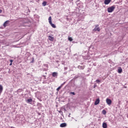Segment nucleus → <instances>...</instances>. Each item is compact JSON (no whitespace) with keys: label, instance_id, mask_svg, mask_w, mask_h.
I'll use <instances>...</instances> for the list:
<instances>
[{"label":"nucleus","instance_id":"9","mask_svg":"<svg viewBox=\"0 0 128 128\" xmlns=\"http://www.w3.org/2000/svg\"><path fill=\"white\" fill-rule=\"evenodd\" d=\"M60 128H66V123H62L60 124Z\"/></svg>","mask_w":128,"mask_h":128},{"label":"nucleus","instance_id":"6","mask_svg":"<svg viewBox=\"0 0 128 128\" xmlns=\"http://www.w3.org/2000/svg\"><path fill=\"white\" fill-rule=\"evenodd\" d=\"M110 2H112V0H104V4H108Z\"/></svg>","mask_w":128,"mask_h":128},{"label":"nucleus","instance_id":"23","mask_svg":"<svg viewBox=\"0 0 128 128\" xmlns=\"http://www.w3.org/2000/svg\"><path fill=\"white\" fill-rule=\"evenodd\" d=\"M96 88V84H94V88Z\"/></svg>","mask_w":128,"mask_h":128},{"label":"nucleus","instance_id":"33","mask_svg":"<svg viewBox=\"0 0 128 128\" xmlns=\"http://www.w3.org/2000/svg\"><path fill=\"white\" fill-rule=\"evenodd\" d=\"M25 26H28V24H26V25H25Z\"/></svg>","mask_w":128,"mask_h":128},{"label":"nucleus","instance_id":"31","mask_svg":"<svg viewBox=\"0 0 128 128\" xmlns=\"http://www.w3.org/2000/svg\"><path fill=\"white\" fill-rule=\"evenodd\" d=\"M11 128H14V126H11Z\"/></svg>","mask_w":128,"mask_h":128},{"label":"nucleus","instance_id":"18","mask_svg":"<svg viewBox=\"0 0 128 128\" xmlns=\"http://www.w3.org/2000/svg\"><path fill=\"white\" fill-rule=\"evenodd\" d=\"M68 40L70 42H72V37H68Z\"/></svg>","mask_w":128,"mask_h":128},{"label":"nucleus","instance_id":"30","mask_svg":"<svg viewBox=\"0 0 128 128\" xmlns=\"http://www.w3.org/2000/svg\"><path fill=\"white\" fill-rule=\"evenodd\" d=\"M12 63H10V66H12Z\"/></svg>","mask_w":128,"mask_h":128},{"label":"nucleus","instance_id":"13","mask_svg":"<svg viewBox=\"0 0 128 128\" xmlns=\"http://www.w3.org/2000/svg\"><path fill=\"white\" fill-rule=\"evenodd\" d=\"M102 128H108V125L106 124V123L104 122L102 124Z\"/></svg>","mask_w":128,"mask_h":128},{"label":"nucleus","instance_id":"8","mask_svg":"<svg viewBox=\"0 0 128 128\" xmlns=\"http://www.w3.org/2000/svg\"><path fill=\"white\" fill-rule=\"evenodd\" d=\"M94 32H100V28L99 27L98 28H95L94 30H93Z\"/></svg>","mask_w":128,"mask_h":128},{"label":"nucleus","instance_id":"15","mask_svg":"<svg viewBox=\"0 0 128 128\" xmlns=\"http://www.w3.org/2000/svg\"><path fill=\"white\" fill-rule=\"evenodd\" d=\"M42 4L43 6H46V1L43 2L42 3Z\"/></svg>","mask_w":128,"mask_h":128},{"label":"nucleus","instance_id":"7","mask_svg":"<svg viewBox=\"0 0 128 128\" xmlns=\"http://www.w3.org/2000/svg\"><path fill=\"white\" fill-rule=\"evenodd\" d=\"M100 104V98H97L94 102L95 106H98Z\"/></svg>","mask_w":128,"mask_h":128},{"label":"nucleus","instance_id":"3","mask_svg":"<svg viewBox=\"0 0 128 128\" xmlns=\"http://www.w3.org/2000/svg\"><path fill=\"white\" fill-rule=\"evenodd\" d=\"M10 20H8L6 21L4 24H3L4 27L6 28V26H8V24H10Z\"/></svg>","mask_w":128,"mask_h":128},{"label":"nucleus","instance_id":"1","mask_svg":"<svg viewBox=\"0 0 128 128\" xmlns=\"http://www.w3.org/2000/svg\"><path fill=\"white\" fill-rule=\"evenodd\" d=\"M115 8H116V6H113L111 7H109L108 8V12H112Z\"/></svg>","mask_w":128,"mask_h":128},{"label":"nucleus","instance_id":"21","mask_svg":"<svg viewBox=\"0 0 128 128\" xmlns=\"http://www.w3.org/2000/svg\"><path fill=\"white\" fill-rule=\"evenodd\" d=\"M96 82H98V84H100V80H97L96 81Z\"/></svg>","mask_w":128,"mask_h":128},{"label":"nucleus","instance_id":"10","mask_svg":"<svg viewBox=\"0 0 128 128\" xmlns=\"http://www.w3.org/2000/svg\"><path fill=\"white\" fill-rule=\"evenodd\" d=\"M2 90H4V88L2 87V86L0 84V94L2 92Z\"/></svg>","mask_w":128,"mask_h":128},{"label":"nucleus","instance_id":"11","mask_svg":"<svg viewBox=\"0 0 128 128\" xmlns=\"http://www.w3.org/2000/svg\"><path fill=\"white\" fill-rule=\"evenodd\" d=\"M118 74H122V68H119L118 69Z\"/></svg>","mask_w":128,"mask_h":128},{"label":"nucleus","instance_id":"32","mask_svg":"<svg viewBox=\"0 0 128 128\" xmlns=\"http://www.w3.org/2000/svg\"><path fill=\"white\" fill-rule=\"evenodd\" d=\"M76 122H78V120H75Z\"/></svg>","mask_w":128,"mask_h":128},{"label":"nucleus","instance_id":"26","mask_svg":"<svg viewBox=\"0 0 128 128\" xmlns=\"http://www.w3.org/2000/svg\"><path fill=\"white\" fill-rule=\"evenodd\" d=\"M2 10H0V14H2Z\"/></svg>","mask_w":128,"mask_h":128},{"label":"nucleus","instance_id":"4","mask_svg":"<svg viewBox=\"0 0 128 128\" xmlns=\"http://www.w3.org/2000/svg\"><path fill=\"white\" fill-rule=\"evenodd\" d=\"M106 102L108 106L112 104V100L110 99L106 98Z\"/></svg>","mask_w":128,"mask_h":128},{"label":"nucleus","instance_id":"24","mask_svg":"<svg viewBox=\"0 0 128 128\" xmlns=\"http://www.w3.org/2000/svg\"><path fill=\"white\" fill-rule=\"evenodd\" d=\"M58 112L60 114H62V111L60 110V111Z\"/></svg>","mask_w":128,"mask_h":128},{"label":"nucleus","instance_id":"25","mask_svg":"<svg viewBox=\"0 0 128 128\" xmlns=\"http://www.w3.org/2000/svg\"><path fill=\"white\" fill-rule=\"evenodd\" d=\"M98 24H96L95 26V28H98Z\"/></svg>","mask_w":128,"mask_h":128},{"label":"nucleus","instance_id":"29","mask_svg":"<svg viewBox=\"0 0 128 128\" xmlns=\"http://www.w3.org/2000/svg\"><path fill=\"white\" fill-rule=\"evenodd\" d=\"M64 70H68V68H64Z\"/></svg>","mask_w":128,"mask_h":128},{"label":"nucleus","instance_id":"12","mask_svg":"<svg viewBox=\"0 0 128 128\" xmlns=\"http://www.w3.org/2000/svg\"><path fill=\"white\" fill-rule=\"evenodd\" d=\"M26 102L28 104H30V102H32V98L28 99Z\"/></svg>","mask_w":128,"mask_h":128},{"label":"nucleus","instance_id":"17","mask_svg":"<svg viewBox=\"0 0 128 128\" xmlns=\"http://www.w3.org/2000/svg\"><path fill=\"white\" fill-rule=\"evenodd\" d=\"M102 114H106V110H102Z\"/></svg>","mask_w":128,"mask_h":128},{"label":"nucleus","instance_id":"20","mask_svg":"<svg viewBox=\"0 0 128 128\" xmlns=\"http://www.w3.org/2000/svg\"><path fill=\"white\" fill-rule=\"evenodd\" d=\"M70 94H72L73 96H76V93L74 92H70Z\"/></svg>","mask_w":128,"mask_h":128},{"label":"nucleus","instance_id":"34","mask_svg":"<svg viewBox=\"0 0 128 128\" xmlns=\"http://www.w3.org/2000/svg\"><path fill=\"white\" fill-rule=\"evenodd\" d=\"M44 76V78H46V76Z\"/></svg>","mask_w":128,"mask_h":128},{"label":"nucleus","instance_id":"19","mask_svg":"<svg viewBox=\"0 0 128 128\" xmlns=\"http://www.w3.org/2000/svg\"><path fill=\"white\" fill-rule=\"evenodd\" d=\"M62 85H61V86H60L58 88H57L56 90L58 92V90H60V88H62Z\"/></svg>","mask_w":128,"mask_h":128},{"label":"nucleus","instance_id":"2","mask_svg":"<svg viewBox=\"0 0 128 128\" xmlns=\"http://www.w3.org/2000/svg\"><path fill=\"white\" fill-rule=\"evenodd\" d=\"M48 22H49V24H50L52 28H56V25H54V24H52V16L49 17Z\"/></svg>","mask_w":128,"mask_h":128},{"label":"nucleus","instance_id":"16","mask_svg":"<svg viewBox=\"0 0 128 128\" xmlns=\"http://www.w3.org/2000/svg\"><path fill=\"white\" fill-rule=\"evenodd\" d=\"M78 68H80V70H84V67L79 66H78Z\"/></svg>","mask_w":128,"mask_h":128},{"label":"nucleus","instance_id":"22","mask_svg":"<svg viewBox=\"0 0 128 128\" xmlns=\"http://www.w3.org/2000/svg\"><path fill=\"white\" fill-rule=\"evenodd\" d=\"M12 62H14V60H10V62L11 64H12Z\"/></svg>","mask_w":128,"mask_h":128},{"label":"nucleus","instance_id":"27","mask_svg":"<svg viewBox=\"0 0 128 128\" xmlns=\"http://www.w3.org/2000/svg\"><path fill=\"white\" fill-rule=\"evenodd\" d=\"M38 116H40V113L38 112Z\"/></svg>","mask_w":128,"mask_h":128},{"label":"nucleus","instance_id":"14","mask_svg":"<svg viewBox=\"0 0 128 128\" xmlns=\"http://www.w3.org/2000/svg\"><path fill=\"white\" fill-rule=\"evenodd\" d=\"M48 38H49L50 40H51L52 42L54 40V37H52V36H49Z\"/></svg>","mask_w":128,"mask_h":128},{"label":"nucleus","instance_id":"5","mask_svg":"<svg viewBox=\"0 0 128 128\" xmlns=\"http://www.w3.org/2000/svg\"><path fill=\"white\" fill-rule=\"evenodd\" d=\"M52 76L53 78H58V72H54L52 73Z\"/></svg>","mask_w":128,"mask_h":128},{"label":"nucleus","instance_id":"28","mask_svg":"<svg viewBox=\"0 0 128 128\" xmlns=\"http://www.w3.org/2000/svg\"><path fill=\"white\" fill-rule=\"evenodd\" d=\"M26 24H30V22H29V21L26 22Z\"/></svg>","mask_w":128,"mask_h":128}]
</instances>
